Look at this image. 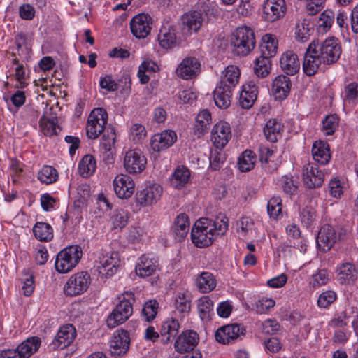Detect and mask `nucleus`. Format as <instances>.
<instances>
[{
	"label": "nucleus",
	"instance_id": "27",
	"mask_svg": "<svg viewBox=\"0 0 358 358\" xmlns=\"http://www.w3.org/2000/svg\"><path fill=\"white\" fill-rule=\"evenodd\" d=\"M158 41L163 48L169 49L176 46L178 38L176 29L171 25L163 26L158 34Z\"/></svg>",
	"mask_w": 358,
	"mask_h": 358
},
{
	"label": "nucleus",
	"instance_id": "51",
	"mask_svg": "<svg viewBox=\"0 0 358 358\" xmlns=\"http://www.w3.org/2000/svg\"><path fill=\"white\" fill-rule=\"evenodd\" d=\"M300 219L303 225L311 227L316 220V212L310 206H306L300 213Z\"/></svg>",
	"mask_w": 358,
	"mask_h": 358
},
{
	"label": "nucleus",
	"instance_id": "48",
	"mask_svg": "<svg viewBox=\"0 0 358 358\" xmlns=\"http://www.w3.org/2000/svg\"><path fill=\"white\" fill-rule=\"evenodd\" d=\"M335 13L331 10H325L319 17V27L322 28L323 31L327 32L330 29L334 22Z\"/></svg>",
	"mask_w": 358,
	"mask_h": 358
},
{
	"label": "nucleus",
	"instance_id": "52",
	"mask_svg": "<svg viewBox=\"0 0 358 358\" xmlns=\"http://www.w3.org/2000/svg\"><path fill=\"white\" fill-rule=\"evenodd\" d=\"M322 130L326 135H332L338 126V117L336 115H327L322 122Z\"/></svg>",
	"mask_w": 358,
	"mask_h": 358
},
{
	"label": "nucleus",
	"instance_id": "35",
	"mask_svg": "<svg viewBox=\"0 0 358 358\" xmlns=\"http://www.w3.org/2000/svg\"><path fill=\"white\" fill-rule=\"evenodd\" d=\"M231 92L230 88L217 86L213 92L215 105L220 108H227L231 104Z\"/></svg>",
	"mask_w": 358,
	"mask_h": 358
},
{
	"label": "nucleus",
	"instance_id": "11",
	"mask_svg": "<svg viewBox=\"0 0 358 358\" xmlns=\"http://www.w3.org/2000/svg\"><path fill=\"white\" fill-rule=\"evenodd\" d=\"M152 18L148 14L140 13L130 22L131 31L138 38H145L152 29Z\"/></svg>",
	"mask_w": 358,
	"mask_h": 358
},
{
	"label": "nucleus",
	"instance_id": "17",
	"mask_svg": "<svg viewBox=\"0 0 358 358\" xmlns=\"http://www.w3.org/2000/svg\"><path fill=\"white\" fill-rule=\"evenodd\" d=\"M162 192V188L159 185L152 184L137 192L136 201L141 206H150L159 199Z\"/></svg>",
	"mask_w": 358,
	"mask_h": 358
},
{
	"label": "nucleus",
	"instance_id": "55",
	"mask_svg": "<svg viewBox=\"0 0 358 358\" xmlns=\"http://www.w3.org/2000/svg\"><path fill=\"white\" fill-rule=\"evenodd\" d=\"M213 301L208 296H203L200 299L198 303V309L202 319L209 317V313L213 310Z\"/></svg>",
	"mask_w": 358,
	"mask_h": 358
},
{
	"label": "nucleus",
	"instance_id": "16",
	"mask_svg": "<svg viewBox=\"0 0 358 358\" xmlns=\"http://www.w3.org/2000/svg\"><path fill=\"white\" fill-rule=\"evenodd\" d=\"M199 340V335L196 331L192 330L183 331L175 341V350L179 353L191 352L197 345Z\"/></svg>",
	"mask_w": 358,
	"mask_h": 358
},
{
	"label": "nucleus",
	"instance_id": "60",
	"mask_svg": "<svg viewBox=\"0 0 358 358\" xmlns=\"http://www.w3.org/2000/svg\"><path fill=\"white\" fill-rule=\"evenodd\" d=\"M275 304V302L272 299L263 298L258 300L255 303L256 312L259 314H263L269 310Z\"/></svg>",
	"mask_w": 358,
	"mask_h": 358
},
{
	"label": "nucleus",
	"instance_id": "30",
	"mask_svg": "<svg viewBox=\"0 0 358 358\" xmlns=\"http://www.w3.org/2000/svg\"><path fill=\"white\" fill-rule=\"evenodd\" d=\"M280 64L287 75H294L298 72L300 63L297 55L292 52H286L280 57Z\"/></svg>",
	"mask_w": 358,
	"mask_h": 358
},
{
	"label": "nucleus",
	"instance_id": "19",
	"mask_svg": "<svg viewBox=\"0 0 358 358\" xmlns=\"http://www.w3.org/2000/svg\"><path fill=\"white\" fill-rule=\"evenodd\" d=\"M76 334V329L72 324H66L61 327L50 344L53 350L65 348L73 342Z\"/></svg>",
	"mask_w": 358,
	"mask_h": 358
},
{
	"label": "nucleus",
	"instance_id": "8",
	"mask_svg": "<svg viewBox=\"0 0 358 358\" xmlns=\"http://www.w3.org/2000/svg\"><path fill=\"white\" fill-rule=\"evenodd\" d=\"M96 263V270L100 277H109L117 271L120 264V255L117 252L101 254Z\"/></svg>",
	"mask_w": 358,
	"mask_h": 358
},
{
	"label": "nucleus",
	"instance_id": "1",
	"mask_svg": "<svg viewBox=\"0 0 358 358\" xmlns=\"http://www.w3.org/2000/svg\"><path fill=\"white\" fill-rule=\"evenodd\" d=\"M226 217L217 218L211 220L208 218L198 220L191 231L192 243L199 248L210 245L213 241L215 236L223 235L227 230V220Z\"/></svg>",
	"mask_w": 358,
	"mask_h": 358
},
{
	"label": "nucleus",
	"instance_id": "62",
	"mask_svg": "<svg viewBox=\"0 0 358 358\" xmlns=\"http://www.w3.org/2000/svg\"><path fill=\"white\" fill-rule=\"evenodd\" d=\"M281 185L283 191L288 194H293L297 189V185L293 178L287 176L282 177Z\"/></svg>",
	"mask_w": 358,
	"mask_h": 358
},
{
	"label": "nucleus",
	"instance_id": "14",
	"mask_svg": "<svg viewBox=\"0 0 358 358\" xmlns=\"http://www.w3.org/2000/svg\"><path fill=\"white\" fill-rule=\"evenodd\" d=\"M315 43H310L304 54L303 61V69L306 75L314 76L319 70L323 61L320 59Z\"/></svg>",
	"mask_w": 358,
	"mask_h": 358
},
{
	"label": "nucleus",
	"instance_id": "6",
	"mask_svg": "<svg viewBox=\"0 0 358 358\" xmlns=\"http://www.w3.org/2000/svg\"><path fill=\"white\" fill-rule=\"evenodd\" d=\"M82 257L81 248L78 245H71L60 251L56 257L55 268L61 273L71 271Z\"/></svg>",
	"mask_w": 358,
	"mask_h": 358
},
{
	"label": "nucleus",
	"instance_id": "13",
	"mask_svg": "<svg viewBox=\"0 0 358 358\" xmlns=\"http://www.w3.org/2000/svg\"><path fill=\"white\" fill-rule=\"evenodd\" d=\"M262 9V17L267 22H273L285 15L287 7L285 0H266Z\"/></svg>",
	"mask_w": 358,
	"mask_h": 358
},
{
	"label": "nucleus",
	"instance_id": "37",
	"mask_svg": "<svg viewBox=\"0 0 358 358\" xmlns=\"http://www.w3.org/2000/svg\"><path fill=\"white\" fill-rule=\"evenodd\" d=\"M282 126L275 119H271L267 121L264 128V133L266 139L271 142H276L278 137L281 136Z\"/></svg>",
	"mask_w": 358,
	"mask_h": 358
},
{
	"label": "nucleus",
	"instance_id": "28",
	"mask_svg": "<svg viewBox=\"0 0 358 358\" xmlns=\"http://www.w3.org/2000/svg\"><path fill=\"white\" fill-rule=\"evenodd\" d=\"M290 88V79L286 76L280 75L273 82L272 90L276 99H285L288 96Z\"/></svg>",
	"mask_w": 358,
	"mask_h": 358
},
{
	"label": "nucleus",
	"instance_id": "59",
	"mask_svg": "<svg viewBox=\"0 0 358 358\" xmlns=\"http://www.w3.org/2000/svg\"><path fill=\"white\" fill-rule=\"evenodd\" d=\"M336 299V294L334 292L328 290L322 293L317 300V304L321 308H327Z\"/></svg>",
	"mask_w": 358,
	"mask_h": 358
},
{
	"label": "nucleus",
	"instance_id": "46",
	"mask_svg": "<svg viewBox=\"0 0 358 358\" xmlns=\"http://www.w3.org/2000/svg\"><path fill=\"white\" fill-rule=\"evenodd\" d=\"M38 180L45 184H52L58 178L57 170L51 166H44L38 174Z\"/></svg>",
	"mask_w": 358,
	"mask_h": 358
},
{
	"label": "nucleus",
	"instance_id": "15",
	"mask_svg": "<svg viewBox=\"0 0 358 358\" xmlns=\"http://www.w3.org/2000/svg\"><path fill=\"white\" fill-rule=\"evenodd\" d=\"M303 181L309 189L320 187L324 180V173L315 164H308L303 169Z\"/></svg>",
	"mask_w": 358,
	"mask_h": 358
},
{
	"label": "nucleus",
	"instance_id": "26",
	"mask_svg": "<svg viewBox=\"0 0 358 358\" xmlns=\"http://www.w3.org/2000/svg\"><path fill=\"white\" fill-rule=\"evenodd\" d=\"M240 78V70L236 66H228L221 74V79L217 86L225 87L233 90L238 84Z\"/></svg>",
	"mask_w": 358,
	"mask_h": 358
},
{
	"label": "nucleus",
	"instance_id": "50",
	"mask_svg": "<svg viewBox=\"0 0 358 358\" xmlns=\"http://www.w3.org/2000/svg\"><path fill=\"white\" fill-rule=\"evenodd\" d=\"M179 327L180 324L178 320L173 318L168 319L164 322L162 331V334L169 335L166 341H169L171 337L174 338L178 334Z\"/></svg>",
	"mask_w": 358,
	"mask_h": 358
},
{
	"label": "nucleus",
	"instance_id": "53",
	"mask_svg": "<svg viewBox=\"0 0 358 358\" xmlns=\"http://www.w3.org/2000/svg\"><path fill=\"white\" fill-rule=\"evenodd\" d=\"M175 307L181 313H188L190 310V301L184 293H180L175 299Z\"/></svg>",
	"mask_w": 358,
	"mask_h": 358
},
{
	"label": "nucleus",
	"instance_id": "24",
	"mask_svg": "<svg viewBox=\"0 0 358 358\" xmlns=\"http://www.w3.org/2000/svg\"><path fill=\"white\" fill-rule=\"evenodd\" d=\"M200 63L195 57L184 59L176 69V73L187 80L195 76L199 71Z\"/></svg>",
	"mask_w": 358,
	"mask_h": 358
},
{
	"label": "nucleus",
	"instance_id": "61",
	"mask_svg": "<svg viewBox=\"0 0 358 358\" xmlns=\"http://www.w3.org/2000/svg\"><path fill=\"white\" fill-rule=\"evenodd\" d=\"M325 0H306V11L308 15H314L323 8Z\"/></svg>",
	"mask_w": 358,
	"mask_h": 358
},
{
	"label": "nucleus",
	"instance_id": "39",
	"mask_svg": "<svg viewBox=\"0 0 358 358\" xmlns=\"http://www.w3.org/2000/svg\"><path fill=\"white\" fill-rule=\"evenodd\" d=\"M263 43L261 45V56L268 58L273 57L277 52L278 41L271 34L264 36Z\"/></svg>",
	"mask_w": 358,
	"mask_h": 358
},
{
	"label": "nucleus",
	"instance_id": "9",
	"mask_svg": "<svg viewBox=\"0 0 358 358\" xmlns=\"http://www.w3.org/2000/svg\"><path fill=\"white\" fill-rule=\"evenodd\" d=\"M90 285V276L87 272L73 275L64 286V292L69 296H77L85 292Z\"/></svg>",
	"mask_w": 358,
	"mask_h": 358
},
{
	"label": "nucleus",
	"instance_id": "34",
	"mask_svg": "<svg viewBox=\"0 0 358 358\" xmlns=\"http://www.w3.org/2000/svg\"><path fill=\"white\" fill-rule=\"evenodd\" d=\"M189 229V222L188 216L182 213L179 214L173 226V231L176 235V238L181 241L187 234Z\"/></svg>",
	"mask_w": 358,
	"mask_h": 358
},
{
	"label": "nucleus",
	"instance_id": "33",
	"mask_svg": "<svg viewBox=\"0 0 358 358\" xmlns=\"http://www.w3.org/2000/svg\"><path fill=\"white\" fill-rule=\"evenodd\" d=\"M157 268L156 262L149 259L145 255H143L139 262L136 264L135 271L141 278H146L152 275Z\"/></svg>",
	"mask_w": 358,
	"mask_h": 358
},
{
	"label": "nucleus",
	"instance_id": "63",
	"mask_svg": "<svg viewBox=\"0 0 358 358\" xmlns=\"http://www.w3.org/2000/svg\"><path fill=\"white\" fill-rule=\"evenodd\" d=\"M280 325L275 320L268 319L262 324V331L265 334H273L280 330Z\"/></svg>",
	"mask_w": 358,
	"mask_h": 358
},
{
	"label": "nucleus",
	"instance_id": "2",
	"mask_svg": "<svg viewBox=\"0 0 358 358\" xmlns=\"http://www.w3.org/2000/svg\"><path fill=\"white\" fill-rule=\"evenodd\" d=\"M108 114L101 108L94 109L89 115L87 124V135L90 139H96L103 134L101 146L106 151H109L115 141V132L113 128L105 130Z\"/></svg>",
	"mask_w": 358,
	"mask_h": 358
},
{
	"label": "nucleus",
	"instance_id": "32",
	"mask_svg": "<svg viewBox=\"0 0 358 358\" xmlns=\"http://www.w3.org/2000/svg\"><path fill=\"white\" fill-rule=\"evenodd\" d=\"M312 155L317 162L326 164L331 158L329 145L324 142L316 141L312 148Z\"/></svg>",
	"mask_w": 358,
	"mask_h": 358
},
{
	"label": "nucleus",
	"instance_id": "44",
	"mask_svg": "<svg viewBox=\"0 0 358 358\" xmlns=\"http://www.w3.org/2000/svg\"><path fill=\"white\" fill-rule=\"evenodd\" d=\"M255 73L258 77H266L271 70L270 59L264 56L257 58L255 62Z\"/></svg>",
	"mask_w": 358,
	"mask_h": 358
},
{
	"label": "nucleus",
	"instance_id": "43",
	"mask_svg": "<svg viewBox=\"0 0 358 358\" xmlns=\"http://www.w3.org/2000/svg\"><path fill=\"white\" fill-rule=\"evenodd\" d=\"M255 162V155L252 151L247 150L238 157V169L241 172L249 171L254 168Z\"/></svg>",
	"mask_w": 358,
	"mask_h": 358
},
{
	"label": "nucleus",
	"instance_id": "5",
	"mask_svg": "<svg viewBox=\"0 0 358 358\" xmlns=\"http://www.w3.org/2000/svg\"><path fill=\"white\" fill-rule=\"evenodd\" d=\"M311 43H315L316 50L324 65H331L339 59L342 48L337 38L331 37L323 41L317 40Z\"/></svg>",
	"mask_w": 358,
	"mask_h": 358
},
{
	"label": "nucleus",
	"instance_id": "29",
	"mask_svg": "<svg viewBox=\"0 0 358 358\" xmlns=\"http://www.w3.org/2000/svg\"><path fill=\"white\" fill-rule=\"evenodd\" d=\"M337 278L341 284H352L357 278L358 271L353 264H342L337 269Z\"/></svg>",
	"mask_w": 358,
	"mask_h": 358
},
{
	"label": "nucleus",
	"instance_id": "42",
	"mask_svg": "<svg viewBox=\"0 0 358 358\" xmlns=\"http://www.w3.org/2000/svg\"><path fill=\"white\" fill-rule=\"evenodd\" d=\"M199 289L203 293H208L215 287V280L209 272H203L196 279Z\"/></svg>",
	"mask_w": 358,
	"mask_h": 358
},
{
	"label": "nucleus",
	"instance_id": "25",
	"mask_svg": "<svg viewBox=\"0 0 358 358\" xmlns=\"http://www.w3.org/2000/svg\"><path fill=\"white\" fill-rule=\"evenodd\" d=\"M257 87L254 83L249 82L243 85L239 97L241 107L245 109L250 108L257 99Z\"/></svg>",
	"mask_w": 358,
	"mask_h": 358
},
{
	"label": "nucleus",
	"instance_id": "58",
	"mask_svg": "<svg viewBox=\"0 0 358 358\" xmlns=\"http://www.w3.org/2000/svg\"><path fill=\"white\" fill-rule=\"evenodd\" d=\"M15 44L20 56L23 55H28L29 54L31 48L28 45L26 37L23 34L20 33L16 36Z\"/></svg>",
	"mask_w": 358,
	"mask_h": 358
},
{
	"label": "nucleus",
	"instance_id": "4",
	"mask_svg": "<svg viewBox=\"0 0 358 358\" xmlns=\"http://www.w3.org/2000/svg\"><path fill=\"white\" fill-rule=\"evenodd\" d=\"M231 44L233 52L238 56H246L255 46L253 31L248 27H238L232 34Z\"/></svg>",
	"mask_w": 358,
	"mask_h": 358
},
{
	"label": "nucleus",
	"instance_id": "18",
	"mask_svg": "<svg viewBox=\"0 0 358 358\" xmlns=\"http://www.w3.org/2000/svg\"><path fill=\"white\" fill-rule=\"evenodd\" d=\"M134 182L126 174H119L113 180L114 191L120 199L129 198L134 192Z\"/></svg>",
	"mask_w": 358,
	"mask_h": 358
},
{
	"label": "nucleus",
	"instance_id": "54",
	"mask_svg": "<svg viewBox=\"0 0 358 358\" xmlns=\"http://www.w3.org/2000/svg\"><path fill=\"white\" fill-rule=\"evenodd\" d=\"M147 131L141 124H134L130 128V136L133 141L139 143L145 138Z\"/></svg>",
	"mask_w": 358,
	"mask_h": 358
},
{
	"label": "nucleus",
	"instance_id": "12",
	"mask_svg": "<svg viewBox=\"0 0 358 358\" xmlns=\"http://www.w3.org/2000/svg\"><path fill=\"white\" fill-rule=\"evenodd\" d=\"M147 159L139 151L131 150L126 152L124 167L129 174L141 173L145 169Z\"/></svg>",
	"mask_w": 358,
	"mask_h": 358
},
{
	"label": "nucleus",
	"instance_id": "47",
	"mask_svg": "<svg viewBox=\"0 0 358 358\" xmlns=\"http://www.w3.org/2000/svg\"><path fill=\"white\" fill-rule=\"evenodd\" d=\"M222 148L215 147L210 151V164L214 170L219 169L226 160L225 154L222 151Z\"/></svg>",
	"mask_w": 358,
	"mask_h": 358
},
{
	"label": "nucleus",
	"instance_id": "49",
	"mask_svg": "<svg viewBox=\"0 0 358 358\" xmlns=\"http://www.w3.org/2000/svg\"><path fill=\"white\" fill-rule=\"evenodd\" d=\"M111 222L113 229L121 230L127 224V213L123 210H115L111 216Z\"/></svg>",
	"mask_w": 358,
	"mask_h": 358
},
{
	"label": "nucleus",
	"instance_id": "57",
	"mask_svg": "<svg viewBox=\"0 0 358 358\" xmlns=\"http://www.w3.org/2000/svg\"><path fill=\"white\" fill-rule=\"evenodd\" d=\"M282 210L281 199L280 197L271 198L267 205L268 213L271 217H276Z\"/></svg>",
	"mask_w": 358,
	"mask_h": 358
},
{
	"label": "nucleus",
	"instance_id": "3",
	"mask_svg": "<svg viewBox=\"0 0 358 358\" xmlns=\"http://www.w3.org/2000/svg\"><path fill=\"white\" fill-rule=\"evenodd\" d=\"M120 302L108 317L106 323L109 328H115L127 320L133 313L132 303L134 302V294L125 292L119 297Z\"/></svg>",
	"mask_w": 358,
	"mask_h": 358
},
{
	"label": "nucleus",
	"instance_id": "10",
	"mask_svg": "<svg viewBox=\"0 0 358 358\" xmlns=\"http://www.w3.org/2000/svg\"><path fill=\"white\" fill-rule=\"evenodd\" d=\"M245 329L238 324H231L220 327L215 332V340L222 344L234 342L245 336Z\"/></svg>",
	"mask_w": 358,
	"mask_h": 358
},
{
	"label": "nucleus",
	"instance_id": "31",
	"mask_svg": "<svg viewBox=\"0 0 358 358\" xmlns=\"http://www.w3.org/2000/svg\"><path fill=\"white\" fill-rule=\"evenodd\" d=\"M41 343V341L37 336L27 338L17 348L20 357L21 358H29L34 353L38 351Z\"/></svg>",
	"mask_w": 358,
	"mask_h": 358
},
{
	"label": "nucleus",
	"instance_id": "41",
	"mask_svg": "<svg viewBox=\"0 0 358 358\" xmlns=\"http://www.w3.org/2000/svg\"><path fill=\"white\" fill-rule=\"evenodd\" d=\"M211 124V115L208 110H203L196 117L194 132L196 135L203 134Z\"/></svg>",
	"mask_w": 358,
	"mask_h": 358
},
{
	"label": "nucleus",
	"instance_id": "20",
	"mask_svg": "<svg viewBox=\"0 0 358 358\" xmlns=\"http://www.w3.org/2000/svg\"><path fill=\"white\" fill-rule=\"evenodd\" d=\"M203 22V14L200 11H192L185 13L181 17L182 29L186 34L197 32Z\"/></svg>",
	"mask_w": 358,
	"mask_h": 358
},
{
	"label": "nucleus",
	"instance_id": "64",
	"mask_svg": "<svg viewBox=\"0 0 358 358\" xmlns=\"http://www.w3.org/2000/svg\"><path fill=\"white\" fill-rule=\"evenodd\" d=\"M308 26V23L306 20H303L301 25L298 24L296 26L295 34L298 40L301 42L306 41L309 38L310 34Z\"/></svg>",
	"mask_w": 358,
	"mask_h": 358
},
{
	"label": "nucleus",
	"instance_id": "56",
	"mask_svg": "<svg viewBox=\"0 0 358 358\" xmlns=\"http://www.w3.org/2000/svg\"><path fill=\"white\" fill-rule=\"evenodd\" d=\"M157 308L158 303L155 300H151L145 303L142 313L145 317V320L147 321H150L155 317L157 313Z\"/></svg>",
	"mask_w": 358,
	"mask_h": 358
},
{
	"label": "nucleus",
	"instance_id": "38",
	"mask_svg": "<svg viewBox=\"0 0 358 358\" xmlns=\"http://www.w3.org/2000/svg\"><path fill=\"white\" fill-rule=\"evenodd\" d=\"M35 237L41 241L48 242L53 238V229L46 222H36L33 228Z\"/></svg>",
	"mask_w": 358,
	"mask_h": 358
},
{
	"label": "nucleus",
	"instance_id": "22",
	"mask_svg": "<svg viewBox=\"0 0 358 358\" xmlns=\"http://www.w3.org/2000/svg\"><path fill=\"white\" fill-rule=\"evenodd\" d=\"M231 128L226 122L216 124L212 130L211 140L217 148H224L231 138Z\"/></svg>",
	"mask_w": 358,
	"mask_h": 358
},
{
	"label": "nucleus",
	"instance_id": "7",
	"mask_svg": "<svg viewBox=\"0 0 358 358\" xmlns=\"http://www.w3.org/2000/svg\"><path fill=\"white\" fill-rule=\"evenodd\" d=\"M345 235V231L341 227L334 228L329 224L323 225L317 236V244L319 248L326 252L329 250L338 240Z\"/></svg>",
	"mask_w": 358,
	"mask_h": 358
},
{
	"label": "nucleus",
	"instance_id": "36",
	"mask_svg": "<svg viewBox=\"0 0 358 358\" xmlns=\"http://www.w3.org/2000/svg\"><path fill=\"white\" fill-rule=\"evenodd\" d=\"M189 177L190 171L187 167L178 166L170 179L171 185L176 189H181L189 182Z\"/></svg>",
	"mask_w": 358,
	"mask_h": 358
},
{
	"label": "nucleus",
	"instance_id": "40",
	"mask_svg": "<svg viewBox=\"0 0 358 358\" xmlns=\"http://www.w3.org/2000/svg\"><path fill=\"white\" fill-rule=\"evenodd\" d=\"M96 167L94 157L91 155H86L79 162L78 171L82 177L87 178L94 173Z\"/></svg>",
	"mask_w": 358,
	"mask_h": 358
},
{
	"label": "nucleus",
	"instance_id": "21",
	"mask_svg": "<svg viewBox=\"0 0 358 358\" xmlns=\"http://www.w3.org/2000/svg\"><path fill=\"white\" fill-rule=\"evenodd\" d=\"M129 336L127 331L114 334L110 341V351L114 357L125 354L129 350Z\"/></svg>",
	"mask_w": 358,
	"mask_h": 358
},
{
	"label": "nucleus",
	"instance_id": "45",
	"mask_svg": "<svg viewBox=\"0 0 358 358\" xmlns=\"http://www.w3.org/2000/svg\"><path fill=\"white\" fill-rule=\"evenodd\" d=\"M40 127L45 136H51L57 134V130H60L57 124V120L55 117L48 118L43 116L40 120Z\"/></svg>",
	"mask_w": 358,
	"mask_h": 358
},
{
	"label": "nucleus",
	"instance_id": "23",
	"mask_svg": "<svg viewBox=\"0 0 358 358\" xmlns=\"http://www.w3.org/2000/svg\"><path fill=\"white\" fill-rule=\"evenodd\" d=\"M177 139L176 134L172 130H166L155 134L151 139V148L155 152H159L171 146Z\"/></svg>",
	"mask_w": 358,
	"mask_h": 358
}]
</instances>
